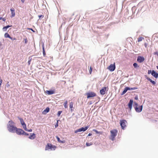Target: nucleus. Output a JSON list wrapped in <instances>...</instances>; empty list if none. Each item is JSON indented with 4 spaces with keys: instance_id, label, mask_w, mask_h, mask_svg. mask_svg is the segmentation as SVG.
Listing matches in <instances>:
<instances>
[{
    "instance_id": "c756f323",
    "label": "nucleus",
    "mask_w": 158,
    "mask_h": 158,
    "mask_svg": "<svg viewBox=\"0 0 158 158\" xmlns=\"http://www.w3.org/2000/svg\"><path fill=\"white\" fill-rule=\"evenodd\" d=\"M67 103H68L67 101H66L64 103L63 105H64V107L65 108H67V107H68V106H67Z\"/></svg>"
},
{
    "instance_id": "5701e85b",
    "label": "nucleus",
    "mask_w": 158,
    "mask_h": 158,
    "mask_svg": "<svg viewBox=\"0 0 158 158\" xmlns=\"http://www.w3.org/2000/svg\"><path fill=\"white\" fill-rule=\"evenodd\" d=\"M128 90H135L137 89H138L137 87H130L128 86H127Z\"/></svg>"
},
{
    "instance_id": "393cba45",
    "label": "nucleus",
    "mask_w": 158,
    "mask_h": 158,
    "mask_svg": "<svg viewBox=\"0 0 158 158\" xmlns=\"http://www.w3.org/2000/svg\"><path fill=\"white\" fill-rule=\"evenodd\" d=\"M93 131L95 132L97 134H101L102 132L101 131H98L97 130L95 129H93Z\"/></svg>"
},
{
    "instance_id": "a211bd4d",
    "label": "nucleus",
    "mask_w": 158,
    "mask_h": 158,
    "mask_svg": "<svg viewBox=\"0 0 158 158\" xmlns=\"http://www.w3.org/2000/svg\"><path fill=\"white\" fill-rule=\"evenodd\" d=\"M36 137V135L35 133H30V136L28 137V138L31 139H34Z\"/></svg>"
},
{
    "instance_id": "dca6fc26",
    "label": "nucleus",
    "mask_w": 158,
    "mask_h": 158,
    "mask_svg": "<svg viewBox=\"0 0 158 158\" xmlns=\"http://www.w3.org/2000/svg\"><path fill=\"white\" fill-rule=\"evenodd\" d=\"M50 108L48 107H46L42 112L43 114L45 115L50 111Z\"/></svg>"
},
{
    "instance_id": "aec40b11",
    "label": "nucleus",
    "mask_w": 158,
    "mask_h": 158,
    "mask_svg": "<svg viewBox=\"0 0 158 158\" xmlns=\"http://www.w3.org/2000/svg\"><path fill=\"white\" fill-rule=\"evenodd\" d=\"M69 107L70 108L71 112H73L74 110V109L73 107V103L72 102H70Z\"/></svg>"
},
{
    "instance_id": "72a5a7b5",
    "label": "nucleus",
    "mask_w": 158,
    "mask_h": 158,
    "mask_svg": "<svg viewBox=\"0 0 158 158\" xmlns=\"http://www.w3.org/2000/svg\"><path fill=\"white\" fill-rule=\"evenodd\" d=\"M62 112V111H61V110L59 111L58 112L57 114V115L59 117L60 116V114H61Z\"/></svg>"
},
{
    "instance_id": "79ce46f5",
    "label": "nucleus",
    "mask_w": 158,
    "mask_h": 158,
    "mask_svg": "<svg viewBox=\"0 0 158 158\" xmlns=\"http://www.w3.org/2000/svg\"><path fill=\"white\" fill-rule=\"evenodd\" d=\"M129 14V10L128 9L126 10V12L125 13V15H127Z\"/></svg>"
},
{
    "instance_id": "c85d7f7f",
    "label": "nucleus",
    "mask_w": 158,
    "mask_h": 158,
    "mask_svg": "<svg viewBox=\"0 0 158 158\" xmlns=\"http://www.w3.org/2000/svg\"><path fill=\"white\" fill-rule=\"evenodd\" d=\"M17 118L20 120L21 124H22V123L24 122L23 119L22 118L20 117L19 116H18Z\"/></svg>"
},
{
    "instance_id": "423d86ee",
    "label": "nucleus",
    "mask_w": 158,
    "mask_h": 158,
    "mask_svg": "<svg viewBox=\"0 0 158 158\" xmlns=\"http://www.w3.org/2000/svg\"><path fill=\"white\" fill-rule=\"evenodd\" d=\"M87 96L88 99L90 98H93L96 96V94L94 92L92 91H89L85 94Z\"/></svg>"
},
{
    "instance_id": "37998d69",
    "label": "nucleus",
    "mask_w": 158,
    "mask_h": 158,
    "mask_svg": "<svg viewBox=\"0 0 158 158\" xmlns=\"http://www.w3.org/2000/svg\"><path fill=\"white\" fill-rule=\"evenodd\" d=\"M25 131H28V132H31L32 131V130L31 129H28L27 128V130H26Z\"/></svg>"
},
{
    "instance_id": "6ab92c4d",
    "label": "nucleus",
    "mask_w": 158,
    "mask_h": 158,
    "mask_svg": "<svg viewBox=\"0 0 158 158\" xmlns=\"http://www.w3.org/2000/svg\"><path fill=\"white\" fill-rule=\"evenodd\" d=\"M42 52L44 56H45L46 54L45 51L44 45V43L43 42L42 43Z\"/></svg>"
},
{
    "instance_id": "cd10ccee",
    "label": "nucleus",
    "mask_w": 158,
    "mask_h": 158,
    "mask_svg": "<svg viewBox=\"0 0 158 158\" xmlns=\"http://www.w3.org/2000/svg\"><path fill=\"white\" fill-rule=\"evenodd\" d=\"M134 104L133 105V106L134 108L136 107L137 106H138V103L135 102H133Z\"/></svg>"
},
{
    "instance_id": "4d7b16f0",
    "label": "nucleus",
    "mask_w": 158,
    "mask_h": 158,
    "mask_svg": "<svg viewBox=\"0 0 158 158\" xmlns=\"http://www.w3.org/2000/svg\"><path fill=\"white\" fill-rule=\"evenodd\" d=\"M141 9H142V8L140 9H139V10H138V11L137 13H138V12H140L141 11Z\"/></svg>"
},
{
    "instance_id": "bf43d9fd",
    "label": "nucleus",
    "mask_w": 158,
    "mask_h": 158,
    "mask_svg": "<svg viewBox=\"0 0 158 158\" xmlns=\"http://www.w3.org/2000/svg\"><path fill=\"white\" fill-rule=\"evenodd\" d=\"M156 67L157 69L158 70V66H157Z\"/></svg>"
},
{
    "instance_id": "c9c22d12",
    "label": "nucleus",
    "mask_w": 158,
    "mask_h": 158,
    "mask_svg": "<svg viewBox=\"0 0 158 158\" xmlns=\"http://www.w3.org/2000/svg\"><path fill=\"white\" fill-rule=\"evenodd\" d=\"M24 132L23 134V135H25L26 136H28L29 135V134L25 132L24 131H23Z\"/></svg>"
},
{
    "instance_id": "39448f33",
    "label": "nucleus",
    "mask_w": 158,
    "mask_h": 158,
    "mask_svg": "<svg viewBox=\"0 0 158 158\" xmlns=\"http://www.w3.org/2000/svg\"><path fill=\"white\" fill-rule=\"evenodd\" d=\"M89 126H88L85 127H81L76 130L75 131L74 133H77L78 132H81V131H85L89 128Z\"/></svg>"
},
{
    "instance_id": "6e6d98bb",
    "label": "nucleus",
    "mask_w": 158,
    "mask_h": 158,
    "mask_svg": "<svg viewBox=\"0 0 158 158\" xmlns=\"http://www.w3.org/2000/svg\"><path fill=\"white\" fill-rule=\"evenodd\" d=\"M144 46H145V47L146 48L148 46V44L146 43H145Z\"/></svg>"
},
{
    "instance_id": "ddd939ff",
    "label": "nucleus",
    "mask_w": 158,
    "mask_h": 158,
    "mask_svg": "<svg viewBox=\"0 0 158 158\" xmlns=\"http://www.w3.org/2000/svg\"><path fill=\"white\" fill-rule=\"evenodd\" d=\"M137 60L139 63H141L144 61L145 59L143 56H138L137 57Z\"/></svg>"
},
{
    "instance_id": "2eb2a0df",
    "label": "nucleus",
    "mask_w": 158,
    "mask_h": 158,
    "mask_svg": "<svg viewBox=\"0 0 158 158\" xmlns=\"http://www.w3.org/2000/svg\"><path fill=\"white\" fill-rule=\"evenodd\" d=\"M145 77L148 81H149L153 85H155L156 82L154 81H153L149 77H147L146 75L144 76Z\"/></svg>"
},
{
    "instance_id": "f8f14e48",
    "label": "nucleus",
    "mask_w": 158,
    "mask_h": 158,
    "mask_svg": "<svg viewBox=\"0 0 158 158\" xmlns=\"http://www.w3.org/2000/svg\"><path fill=\"white\" fill-rule=\"evenodd\" d=\"M143 105H140L139 106H137L135 108V110L136 112L137 113H140L143 110Z\"/></svg>"
},
{
    "instance_id": "9b49d317",
    "label": "nucleus",
    "mask_w": 158,
    "mask_h": 158,
    "mask_svg": "<svg viewBox=\"0 0 158 158\" xmlns=\"http://www.w3.org/2000/svg\"><path fill=\"white\" fill-rule=\"evenodd\" d=\"M15 131V133H16L17 135H23L24 131L21 128H17L16 131Z\"/></svg>"
},
{
    "instance_id": "1a4fd4ad",
    "label": "nucleus",
    "mask_w": 158,
    "mask_h": 158,
    "mask_svg": "<svg viewBox=\"0 0 158 158\" xmlns=\"http://www.w3.org/2000/svg\"><path fill=\"white\" fill-rule=\"evenodd\" d=\"M108 87H103L100 90V93L101 95H104L105 94L106 92L108 90Z\"/></svg>"
},
{
    "instance_id": "7c9ffc66",
    "label": "nucleus",
    "mask_w": 158,
    "mask_h": 158,
    "mask_svg": "<svg viewBox=\"0 0 158 158\" xmlns=\"http://www.w3.org/2000/svg\"><path fill=\"white\" fill-rule=\"evenodd\" d=\"M60 121V120H58L57 121V122L56 123L55 125V128L57 127L58 126V122Z\"/></svg>"
},
{
    "instance_id": "473e14b6",
    "label": "nucleus",
    "mask_w": 158,
    "mask_h": 158,
    "mask_svg": "<svg viewBox=\"0 0 158 158\" xmlns=\"http://www.w3.org/2000/svg\"><path fill=\"white\" fill-rule=\"evenodd\" d=\"M144 39L142 37H140L138 39V42H140L142 41V40Z\"/></svg>"
},
{
    "instance_id": "3c124183",
    "label": "nucleus",
    "mask_w": 158,
    "mask_h": 158,
    "mask_svg": "<svg viewBox=\"0 0 158 158\" xmlns=\"http://www.w3.org/2000/svg\"><path fill=\"white\" fill-rule=\"evenodd\" d=\"M107 38L109 35V34H105Z\"/></svg>"
},
{
    "instance_id": "e433bc0d",
    "label": "nucleus",
    "mask_w": 158,
    "mask_h": 158,
    "mask_svg": "<svg viewBox=\"0 0 158 158\" xmlns=\"http://www.w3.org/2000/svg\"><path fill=\"white\" fill-rule=\"evenodd\" d=\"M56 139H57V141L59 143V142H60V138L58 136H57V135L56 136Z\"/></svg>"
},
{
    "instance_id": "4be33fe9",
    "label": "nucleus",
    "mask_w": 158,
    "mask_h": 158,
    "mask_svg": "<svg viewBox=\"0 0 158 158\" xmlns=\"http://www.w3.org/2000/svg\"><path fill=\"white\" fill-rule=\"evenodd\" d=\"M128 90V89L127 86H126L124 88L123 90V91L122 92V93L121 94V95H124L126 93V92Z\"/></svg>"
},
{
    "instance_id": "49530a36",
    "label": "nucleus",
    "mask_w": 158,
    "mask_h": 158,
    "mask_svg": "<svg viewBox=\"0 0 158 158\" xmlns=\"http://www.w3.org/2000/svg\"><path fill=\"white\" fill-rule=\"evenodd\" d=\"M153 54L155 55H157L158 56V52H155L153 53Z\"/></svg>"
},
{
    "instance_id": "7ed1b4c3",
    "label": "nucleus",
    "mask_w": 158,
    "mask_h": 158,
    "mask_svg": "<svg viewBox=\"0 0 158 158\" xmlns=\"http://www.w3.org/2000/svg\"><path fill=\"white\" fill-rule=\"evenodd\" d=\"M56 148V146L51 144L48 143L46 146L45 150H55Z\"/></svg>"
},
{
    "instance_id": "a18cd8bd",
    "label": "nucleus",
    "mask_w": 158,
    "mask_h": 158,
    "mask_svg": "<svg viewBox=\"0 0 158 158\" xmlns=\"http://www.w3.org/2000/svg\"><path fill=\"white\" fill-rule=\"evenodd\" d=\"M23 39L24 40V42L25 44H26L27 42V38H24Z\"/></svg>"
},
{
    "instance_id": "de8ad7c7",
    "label": "nucleus",
    "mask_w": 158,
    "mask_h": 158,
    "mask_svg": "<svg viewBox=\"0 0 158 158\" xmlns=\"http://www.w3.org/2000/svg\"><path fill=\"white\" fill-rule=\"evenodd\" d=\"M27 29L33 32H35V31L34 30H33L32 28H28Z\"/></svg>"
},
{
    "instance_id": "f257e3e1",
    "label": "nucleus",
    "mask_w": 158,
    "mask_h": 158,
    "mask_svg": "<svg viewBox=\"0 0 158 158\" xmlns=\"http://www.w3.org/2000/svg\"><path fill=\"white\" fill-rule=\"evenodd\" d=\"M15 123L12 120H10L7 124L8 131L11 133H15L17 127L14 125Z\"/></svg>"
},
{
    "instance_id": "864d4df0",
    "label": "nucleus",
    "mask_w": 158,
    "mask_h": 158,
    "mask_svg": "<svg viewBox=\"0 0 158 158\" xmlns=\"http://www.w3.org/2000/svg\"><path fill=\"white\" fill-rule=\"evenodd\" d=\"M22 126H23V125H24L25 124H26V123H25L24 122L23 123H22V124H21Z\"/></svg>"
},
{
    "instance_id": "b1692460",
    "label": "nucleus",
    "mask_w": 158,
    "mask_h": 158,
    "mask_svg": "<svg viewBox=\"0 0 158 158\" xmlns=\"http://www.w3.org/2000/svg\"><path fill=\"white\" fill-rule=\"evenodd\" d=\"M133 66L135 68L137 69L139 67V66L136 63H134L133 64Z\"/></svg>"
},
{
    "instance_id": "ea45409f",
    "label": "nucleus",
    "mask_w": 158,
    "mask_h": 158,
    "mask_svg": "<svg viewBox=\"0 0 158 158\" xmlns=\"http://www.w3.org/2000/svg\"><path fill=\"white\" fill-rule=\"evenodd\" d=\"M2 20L3 22H5L6 20V19L5 18H2V17H0V20Z\"/></svg>"
},
{
    "instance_id": "8fccbe9b",
    "label": "nucleus",
    "mask_w": 158,
    "mask_h": 158,
    "mask_svg": "<svg viewBox=\"0 0 158 158\" xmlns=\"http://www.w3.org/2000/svg\"><path fill=\"white\" fill-rule=\"evenodd\" d=\"M135 100H138V95H136L135 97Z\"/></svg>"
},
{
    "instance_id": "13d9d810",
    "label": "nucleus",
    "mask_w": 158,
    "mask_h": 158,
    "mask_svg": "<svg viewBox=\"0 0 158 158\" xmlns=\"http://www.w3.org/2000/svg\"><path fill=\"white\" fill-rule=\"evenodd\" d=\"M21 1L23 3L24 2V0H21Z\"/></svg>"
},
{
    "instance_id": "09e8293b",
    "label": "nucleus",
    "mask_w": 158,
    "mask_h": 158,
    "mask_svg": "<svg viewBox=\"0 0 158 158\" xmlns=\"http://www.w3.org/2000/svg\"><path fill=\"white\" fill-rule=\"evenodd\" d=\"M65 142V140H60V142H59L60 143H64Z\"/></svg>"
},
{
    "instance_id": "a878e982",
    "label": "nucleus",
    "mask_w": 158,
    "mask_h": 158,
    "mask_svg": "<svg viewBox=\"0 0 158 158\" xmlns=\"http://www.w3.org/2000/svg\"><path fill=\"white\" fill-rule=\"evenodd\" d=\"M10 36V35L7 33H6L4 34V37L5 38H9Z\"/></svg>"
},
{
    "instance_id": "bb28decb",
    "label": "nucleus",
    "mask_w": 158,
    "mask_h": 158,
    "mask_svg": "<svg viewBox=\"0 0 158 158\" xmlns=\"http://www.w3.org/2000/svg\"><path fill=\"white\" fill-rule=\"evenodd\" d=\"M136 10V7L135 6H133L131 8V10L133 14L135 13V11Z\"/></svg>"
},
{
    "instance_id": "4c0bfd02",
    "label": "nucleus",
    "mask_w": 158,
    "mask_h": 158,
    "mask_svg": "<svg viewBox=\"0 0 158 158\" xmlns=\"http://www.w3.org/2000/svg\"><path fill=\"white\" fill-rule=\"evenodd\" d=\"M22 127H23V129L25 131H26V130H27V126H26V124H25L23 126H22Z\"/></svg>"
},
{
    "instance_id": "9d476101",
    "label": "nucleus",
    "mask_w": 158,
    "mask_h": 158,
    "mask_svg": "<svg viewBox=\"0 0 158 158\" xmlns=\"http://www.w3.org/2000/svg\"><path fill=\"white\" fill-rule=\"evenodd\" d=\"M116 66L115 63L114 64H111L107 68V69H109L110 72L114 71L115 69Z\"/></svg>"
},
{
    "instance_id": "c03bdc74",
    "label": "nucleus",
    "mask_w": 158,
    "mask_h": 158,
    "mask_svg": "<svg viewBox=\"0 0 158 158\" xmlns=\"http://www.w3.org/2000/svg\"><path fill=\"white\" fill-rule=\"evenodd\" d=\"M92 68L91 67H90V69L89 70V73L90 74H91L92 72Z\"/></svg>"
},
{
    "instance_id": "603ef678",
    "label": "nucleus",
    "mask_w": 158,
    "mask_h": 158,
    "mask_svg": "<svg viewBox=\"0 0 158 158\" xmlns=\"http://www.w3.org/2000/svg\"><path fill=\"white\" fill-rule=\"evenodd\" d=\"M6 86L7 87H8L10 86V85L9 84V82H8L7 83Z\"/></svg>"
},
{
    "instance_id": "6e6552de",
    "label": "nucleus",
    "mask_w": 158,
    "mask_h": 158,
    "mask_svg": "<svg viewBox=\"0 0 158 158\" xmlns=\"http://www.w3.org/2000/svg\"><path fill=\"white\" fill-rule=\"evenodd\" d=\"M133 103V100L132 99H130L127 104V106L129 109V112H131Z\"/></svg>"
},
{
    "instance_id": "f704fd0d",
    "label": "nucleus",
    "mask_w": 158,
    "mask_h": 158,
    "mask_svg": "<svg viewBox=\"0 0 158 158\" xmlns=\"http://www.w3.org/2000/svg\"><path fill=\"white\" fill-rule=\"evenodd\" d=\"M38 17L39 18V19H42L44 17V15H39L38 16Z\"/></svg>"
},
{
    "instance_id": "f03ea898",
    "label": "nucleus",
    "mask_w": 158,
    "mask_h": 158,
    "mask_svg": "<svg viewBox=\"0 0 158 158\" xmlns=\"http://www.w3.org/2000/svg\"><path fill=\"white\" fill-rule=\"evenodd\" d=\"M118 132V130L116 129H113L110 131L111 135L110 139L112 141H114L115 140V137L117 135Z\"/></svg>"
},
{
    "instance_id": "f3484780",
    "label": "nucleus",
    "mask_w": 158,
    "mask_h": 158,
    "mask_svg": "<svg viewBox=\"0 0 158 158\" xmlns=\"http://www.w3.org/2000/svg\"><path fill=\"white\" fill-rule=\"evenodd\" d=\"M10 10L11 12V14L10 17L11 18H13L15 15V10L14 8H12L10 9Z\"/></svg>"
},
{
    "instance_id": "20e7f679",
    "label": "nucleus",
    "mask_w": 158,
    "mask_h": 158,
    "mask_svg": "<svg viewBox=\"0 0 158 158\" xmlns=\"http://www.w3.org/2000/svg\"><path fill=\"white\" fill-rule=\"evenodd\" d=\"M148 74H151L153 77L156 78H158V73L154 70H148Z\"/></svg>"
},
{
    "instance_id": "5fc2aeb1",
    "label": "nucleus",
    "mask_w": 158,
    "mask_h": 158,
    "mask_svg": "<svg viewBox=\"0 0 158 158\" xmlns=\"http://www.w3.org/2000/svg\"><path fill=\"white\" fill-rule=\"evenodd\" d=\"M92 135V134L91 133H89L88 135V136H90Z\"/></svg>"
},
{
    "instance_id": "412c9836",
    "label": "nucleus",
    "mask_w": 158,
    "mask_h": 158,
    "mask_svg": "<svg viewBox=\"0 0 158 158\" xmlns=\"http://www.w3.org/2000/svg\"><path fill=\"white\" fill-rule=\"evenodd\" d=\"M12 25H7L6 26L2 28V30L3 31H6L7 30V29L9 27H11Z\"/></svg>"
},
{
    "instance_id": "0eeeda50",
    "label": "nucleus",
    "mask_w": 158,
    "mask_h": 158,
    "mask_svg": "<svg viewBox=\"0 0 158 158\" xmlns=\"http://www.w3.org/2000/svg\"><path fill=\"white\" fill-rule=\"evenodd\" d=\"M126 123H127V122L126 120L122 119L120 120V124L122 129L124 130L125 129V128L126 127Z\"/></svg>"
},
{
    "instance_id": "2f4dec72",
    "label": "nucleus",
    "mask_w": 158,
    "mask_h": 158,
    "mask_svg": "<svg viewBox=\"0 0 158 158\" xmlns=\"http://www.w3.org/2000/svg\"><path fill=\"white\" fill-rule=\"evenodd\" d=\"M92 144L93 143L91 142H90V143L86 142L85 144L86 146L88 147L92 145Z\"/></svg>"
},
{
    "instance_id": "58836bf2",
    "label": "nucleus",
    "mask_w": 158,
    "mask_h": 158,
    "mask_svg": "<svg viewBox=\"0 0 158 158\" xmlns=\"http://www.w3.org/2000/svg\"><path fill=\"white\" fill-rule=\"evenodd\" d=\"M31 57H29V60L28 61V64L29 65L30 64L31 61Z\"/></svg>"
},
{
    "instance_id": "a19ab883",
    "label": "nucleus",
    "mask_w": 158,
    "mask_h": 158,
    "mask_svg": "<svg viewBox=\"0 0 158 158\" xmlns=\"http://www.w3.org/2000/svg\"><path fill=\"white\" fill-rule=\"evenodd\" d=\"M9 38L13 41L15 40H16V39L15 38L13 37H11V36H10V38Z\"/></svg>"
},
{
    "instance_id": "4468645a",
    "label": "nucleus",
    "mask_w": 158,
    "mask_h": 158,
    "mask_svg": "<svg viewBox=\"0 0 158 158\" xmlns=\"http://www.w3.org/2000/svg\"><path fill=\"white\" fill-rule=\"evenodd\" d=\"M45 93L48 95H51L55 93V89H50L49 90H47L45 91Z\"/></svg>"
}]
</instances>
